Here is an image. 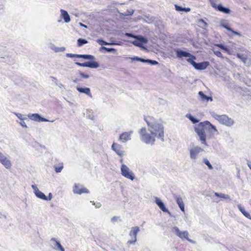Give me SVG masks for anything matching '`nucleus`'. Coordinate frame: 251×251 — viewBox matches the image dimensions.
<instances>
[{"mask_svg": "<svg viewBox=\"0 0 251 251\" xmlns=\"http://www.w3.org/2000/svg\"><path fill=\"white\" fill-rule=\"evenodd\" d=\"M130 58L132 61H140L141 57H138V56H134V57H130Z\"/></svg>", "mask_w": 251, "mask_h": 251, "instance_id": "4d7b16f0", "label": "nucleus"}, {"mask_svg": "<svg viewBox=\"0 0 251 251\" xmlns=\"http://www.w3.org/2000/svg\"><path fill=\"white\" fill-rule=\"evenodd\" d=\"M134 11L133 9L127 10L126 12L123 13L122 14L125 16H131L133 15Z\"/></svg>", "mask_w": 251, "mask_h": 251, "instance_id": "58836bf2", "label": "nucleus"}, {"mask_svg": "<svg viewBox=\"0 0 251 251\" xmlns=\"http://www.w3.org/2000/svg\"><path fill=\"white\" fill-rule=\"evenodd\" d=\"M203 151V150L201 147H200L198 146H194L190 150V158L195 161L199 153Z\"/></svg>", "mask_w": 251, "mask_h": 251, "instance_id": "6e6552de", "label": "nucleus"}, {"mask_svg": "<svg viewBox=\"0 0 251 251\" xmlns=\"http://www.w3.org/2000/svg\"><path fill=\"white\" fill-rule=\"evenodd\" d=\"M247 165L248 167L250 168V169L251 170V162L248 160L247 161Z\"/></svg>", "mask_w": 251, "mask_h": 251, "instance_id": "052dcab7", "label": "nucleus"}, {"mask_svg": "<svg viewBox=\"0 0 251 251\" xmlns=\"http://www.w3.org/2000/svg\"><path fill=\"white\" fill-rule=\"evenodd\" d=\"M173 198L176 200V203L178 204L180 210L184 212L185 206L182 198L175 194H173Z\"/></svg>", "mask_w": 251, "mask_h": 251, "instance_id": "6ab92c4d", "label": "nucleus"}, {"mask_svg": "<svg viewBox=\"0 0 251 251\" xmlns=\"http://www.w3.org/2000/svg\"><path fill=\"white\" fill-rule=\"evenodd\" d=\"M203 162L207 166L208 168L210 170H212L213 168L210 162L207 158H204L203 159Z\"/></svg>", "mask_w": 251, "mask_h": 251, "instance_id": "c9c22d12", "label": "nucleus"}, {"mask_svg": "<svg viewBox=\"0 0 251 251\" xmlns=\"http://www.w3.org/2000/svg\"><path fill=\"white\" fill-rule=\"evenodd\" d=\"M50 242H53V244L52 245V248L54 250H55L57 246L59 245L60 244L59 241H58L57 239L55 238H51Z\"/></svg>", "mask_w": 251, "mask_h": 251, "instance_id": "c756f323", "label": "nucleus"}, {"mask_svg": "<svg viewBox=\"0 0 251 251\" xmlns=\"http://www.w3.org/2000/svg\"><path fill=\"white\" fill-rule=\"evenodd\" d=\"M215 195L219 198H224L225 199H230V197L228 195H226L223 193H219L217 192L215 193Z\"/></svg>", "mask_w": 251, "mask_h": 251, "instance_id": "72a5a7b5", "label": "nucleus"}, {"mask_svg": "<svg viewBox=\"0 0 251 251\" xmlns=\"http://www.w3.org/2000/svg\"><path fill=\"white\" fill-rule=\"evenodd\" d=\"M196 59L187 58L186 60L193 67L197 70H203L205 69L210 64L208 61H203L201 62L197 63L195 61Z\"/></svg>", "mask_w": 251, "mask_h": 251, "instance_id": "39448f33", "label": "nucleus"}, {"mask_svg": "<svg viewBox=\"0 0 251 251\" xmlns=\"http://www.w3.org/2000/svg\"><path fill=\"white\" fill-rule=\"evenodd\" d=\"M100 67V64L96 61H87V67L96 69Z\"/></svg>", "mask_w": 251, "mask_h": 251, "instance_id": "393cba45", "label": "nucleus"}, {"mask_svg": "<svg viewBox=\"0 0 251 251\" xmlns=\"http://www.w3.org/2000/svg\"><path fill=\"white\" fill-rule=\"evenodd\" d=\"M63 168V165L62 163L61 164V166H60L59 167L54 166V169L56 173L61 172V171L62 170Z\"/></svg>", "mask_w": 251, "mask_h": 251, "instance_id": "79ce46f5", "label": "nucleus"}, {"mask_svg": "<svg viewBox=\"0 0 251 251\" xmlns=\"http://www.w3.org/2000/svg\"><path fill=\"white\" fill-rule=\"evenodd\" d=\"M66 56L68 57H71V58H73V57H77V58H79V56L80 55V54H73V53H66Z\"/></svg>", "mask_w": 251, "mask_h": 251, "instance_id": "a18cd8bd", "label": "nucleus"}, {"mask_svg": "<svg viewBox=\"0 0 251 251\" xmlns=\"http://www.w3.org/2000/svg\"><path fill=\"white\" fill-rule=\"evenodd\" d=\"M176 55L178 58L188 57L190 59H196L195 56L188 51L180 49H177L175 50Z\"/></svg>", "mask_w": 251, "mask_h": 251, "instance_id": "1a4fd4ad", "label": "nucleus"}, {"mask_svg": "<svg viewBox=\"0 0 251 251\" xmlns=\"http://www.w3.org/2000/svg\"><path fill=\"white\" fill-rule=\"evenodd\" d=\"M237 207L238 208L240 211L247 218L251 220V216L250 214L248 213L245 209V208L241 205V204H239L237 205Z\"/></svg>", "mask_w": 251, "mask_h": 251, "instance_id": "b1692460", "label": "nucleus"}, {"mask_svg": "<svg viewBox=\"0 0 251 251\" xmlns=\"http://www.w3.org/2000/svg\"><path fill=\"white\" fill-rule=\"evenodd\" d=\"M28 117L32 120L37 121L38 122H50V121L48 120L45 118L42 117L39 114L34 113V114H29L27 115Z\"/></svg>", "mask_w": 251, "mask_h": 251, "instance_id": "9b49d317", "label": "nucleus"}, {"mask_svg": "<svg viewBox=\"0 0 251 251\" xmlns=\"http://www.w3.org/2000/svg\"><path fill=\"white\" fill-rule=\"evenodd\" d=\"M155 202L159 208L164 212H167L170 215L171 213L166 207L164 202L158 197L155 198Z\"/></svg>", "mask_w": 251, "mask_h": 251, "instance_id": "f3484780", "label": "nucleus"}, {"mask_svg": "<svg viewBox=\"0 0 251 251\" xmlns=\"http://www.w3.org/2000/svg\"><path fill=\"white\" fill-rule=\"evenodd\" d=\"M55 250H59L60 251H65V249L61 245V244H60V245L57 246Z\"/></svg>", "mask_w": 251, "mask_h": 251, "instance_id": "5fc2aeb1", "label": "nucleus"}, {"mask_svg": "<svg viewBox=\"0 0 251 251\" xmlns=\"http://www.w3.org/2000/svg\"><path fill=\"white\" fill-rule=\"evenodd\" d=\"M22 127L27 128V126L25 124V123L24 121V120L20 121V122H18Z\"/></svg>", "mask_w": 251, "mask_h": 251, "instance_id": "864d4df0", "label": "nucleus"}, {"mask_svg": "<svg viewBox=\"0 0 251 251\" xmlns=\"http://www.w3.org/2000/svg\"><path fill=\"white\" fill-rule=\"evenodd\" d=\"M0 162L7 169L11 166L10 161L2 153L0 152Z\"/></svg>", "mask_w": 251, "mask_h": 251, "instance_id": "4468645a", "label": "nucleus"}, {"mask_svg": "<svg viewBox=\"0 0 251 251\" xmlns=\"http://www.w3.org/2000/svg\"><path fill=\"white\" fill-rule=\"evenodd\" d=\"M16 116L21 120H27L25 115H23L21 113H14Z\"/></svg>", "mask_w": 251, "mask_h": 251, "instance_id": "e433bc0d", "label": "nucleus"}, {"mask_svg": "<svg viewBox=\"0 0 251 251\" xmlns=\"http://www.w3.org/2000/svg\"><path fill=\"white\" fill-rule=\"evenodd\" d=\"M119 218V217H118V216H114L111 219V221L113 223H114L115 222H116L117 221H118V219Z\"/></svg>", "mask_w": 251, "mask_h": 251, "instance_id": "6e6d98bb", "label": "nucleus"}, {"mask_svg": "<svg viewBox=\"0 0 251 251\" xmlns=\"http://www.w3.org/2000/svg\"><path fill=\"white\" fill-rule=\"evenodd\" d=\"M87 43H88V41L85 39L79 38L77 41L78 47H81Z\"/></svg>", "mask_w": 251, "mask_h": 251, "instance_id": "7c9ffc66", "label": "nucleus"}, {"mask_svg": "<svg viewBox=\"0 0 251 251\" xmlns=\"http://www.w3.org/2000/svg\"><path fill=\"white\" fill-rule=\"evenodd\" d=\"M51 78H52V81L54 82L55 84H56V83H57V79L56 78L51 76Z\"/></svg>", "mask_w": 251, "mask_h": 251, "instance_id": "e2e57ef3", "label": "nucleus"}, {"mask_svg": "<svg viewBox=\"0 0 251 251\" xmlns=\"http://www.w3.org/2000/svg\"><path fill=\"white\" fill-rule=\"evenodd\" d=\"M140 229L138 226H133L131 228V230L129 232V235L130 237H137V235Z\"/></svg>", "mask_w": 251, "mask_h": 251, "instance_id": "5701e85b", "label": "nucleus"}, {"mask_svg": "<svg viewBox=\"0 0 251 251\" xmlns=\"http://www.w3.org/2000/svg\"><path fill=\"white\" fill-rule=\"evenodd\" d=\"M148 42V39L142 35H137L135 40L132 42L133 45L140 48H143V45L147 44Z\"/></svg>", "mask_w": 251, "mask_h": 251, "instance_id": "0eeeda50", "label": "nucleus"}, {"mask_svg": "<svg viewBox=\"0 0 251 251\" xmlns=\"http://www.w3.org/2000/svg\"><path fill=\"white\" fill-rule=\"evenodd\" d=\"M148 64H150L151 65H156L158 64V62L156 60L149 59Z\"/></svg>", "mask_w": 251, "mask_h": 251, "instance_id": "de8ad7c7", "label": "nucleus"}, {"mask_svg": "<svg viewBox=\"0 0 251 251\" xmlns=\"http://www.w3.org/2000/svg\"><path fill=\"white\" fill-rule=\"evenodd\" d=\"M99 50L100 51L105 50L107 52H114L116 51V50L114 48H108L102 46L100 48Z\"/></svg>", "mask_w": 251, "mask_h": 251, "instance_id": "c85d7f7f", "label": "nucleus"}, {"mask_svg": "<svg viewBox=\"0 0 251 251\" xmlns=\"http://www.w3.org/2000/svg\"><path fill=\"white\" fill-rule=\"evenodd\" d=\"M56 85L58 86L60 88L63 87L64 85L62 83H56Z\"/></svg>", "mask_w": 251, "mask_h": 251, "instance_id": "338daca9", "label": "nucleus"}, {"mask_svg": "<svg viewBox=\"0 0 251 251\" xmlns=\"http://www.w3.org/2000/svg\"><path fill=\"white\" fill-rule=\"evenodd\" d=\"M214 53L218 57H220V58H223L224 57L221 53V52L219 50H214Z\"/></svg>", "mask_w": 251, "mask_h": 251, "instance_id": "49530a36", "label": "nucleus"}, {"mask_svg": "<svg viewBox=\"0 0 251 251\" xmlns=\"http://www.w3.org/2000/svg\"><path fill=\"white\" fill-rule=\"evenodd\" d=\"M147 18L151 22H152L154 19L152 17H151L150 18H149V17H147Z\"/></svg>", "mask_w": 251, "mask_h": 251, "instance_id": "774afa93", "label": "nucleus"}, {"mask_svg": "<svg viewBox=\"0 0 251 251\" xmlns=\"http://www.w3.org/2000/svg\"><path fill=\"white\" fill-rule=\"evenodd\" d=\"M112 149L120 156H123L125 155V152L123 151L122 145L114 143L112 145Z\"/></svg>", "mask_w": 251, "mask_h": 251, "instance_id": "ddd939ff", "label": "nucleus"}, {"mask_svg": "<svg viewBox=\"0 0 251 251\" xmlns=\"http://www.w3.org/2000/svg\"><path fill=\"white\" fill-rule=\"evenodd\" d=\"M213 117L216 120L218 121L220 124L224 125L230 127L232 126L234 123V120L228 117L226 115H219L215 114L213 115Z\"/></svg>", "mask_w": 251, "mask_h": 251, "instance_id": "20e7f679", "label": "nucleus"}, {"mask_svg": "<svg viewBox=\"0 0 251 251\" xmlns=\"http://www.w3.org/2000/svg\"><path fill=\"white\" fill-rule=\"evenodd\" d=\"M220 26L226 29L228 31L231 32L233 34L235 35H238L239 36H241V34L240 32L234 31L232 28H231L228 25L227 23H226L225 20H223L221 22Z\"/></svg>", "mask_w": 251, "mask_h": 251, "instance_id": "dca6fc26", "label": "nucleus"}, {"mask_svg": "<svg viewBox=\"0 0 251 251\" xmlns=\"http://www.w3.org/2000/svg\"><path fill=\"white\" fill-rule=\"evenodd\" d=\"M61 16L63 18L65 23H69L70 22L71 19L68 13L63 9H61Z\"/></svg>", "mask_w": 251, "mask_h": 251, "instance_id": "4be33fe9", "label": "nucleus"}, {"mask_svg": "<svg viewBox=\"0 0 251 251\" xmlns=\"http://www.w3.org/2000/svg\"><path fill=\"white\" fill-rule=\"evenodd\" d=\"M90 202L92 203L93 205H95L96 208H100L101 206V204L100 202L96 203L94 201H91Z\"/></svg>", "mask_w": 251, "mask_h": 251, "instance_id": "3c124183", "label": "nucleus"}, {"mask_svg": "<svg viewBox=\"0 0 251 251\" xmlns=\"http://www.w3.org/2000/svg\"><path fill=\"white\" fill-rule=\"evenodd\" d=\"M210 3H211V6L213 7V5H214V4H216L215 2H214V0H209Z\"/></svg>", "mask_w": 251, "mask_h": 251, "instance_id": "0e129e2a", "label": "nucleus"}, {"mask_svg": "<svg viewBox=\"0 0 251 251\" xmlns=\"http://www.w3.org/2000/svg\"><path fill=\"white\" fill-rule=\"evenodd\" d=\"M80 80L79 79L76 78L75 79L73 80V82L74 83H77L78 82L80 81Z\"/></svg>", "mask_w": 251, "mask_h": 251, "instance_id": "69168bd1", "label": "nucleus"}, {"mask_svg": "<svg viewBox=\"0 0 251 251\" xmlns=\"http://www.w3.org/2000/svg\"><path fill=\"white\" fill-rule=\"evenodd\" d=\"M175 8L177 11L179 12H183L185 9V7H183L176 4L175 5Z\"/></svg>", "mask_w": 251, "mask_h": 251, "instance_id": "c03bdc74", "label": "nucleus"}, {"mask_svg": "<svg viewBox=\"0 0 251 251\" xmlns=\"http://www.w3.org/2000/svg\"><path fill=\"white\" fill-rule=\"evenodd\" d=\"M35 195L37 198L42 200H45V199H47L46 196L39 190Z\"/></svg>", "mask_w": 251, "mask_h": 251, "instance_id": "2f4dec72", "label": "nucleus"}, {"mask_svg": "<svg viewBox=\"0 0 251 251\" xmlns=\"http://www.w3.org/2000/svg\"><path fill=\"white\" fill-rule=\"evenodd\" d=\"M52 198V195L51 193H50L49 194V196H46L47 199H45V201H50L51 200Z\"/></svg>", "mask_w": 251, "mask_h": 251, "instance_id": "13d9d810", "label": "nucleus"}, {"mask_svg": "<svg viewBox=\"0 0 251 251\" xmlns=\"http://www.w3.org/2000/svg\"><path fill=\"white\" fill-rule=\"evenodd\" d=\"M140 61L142 63H146L148 64L149 59H144V58H141Z\"/></svg>", "mask_w": 251, "mask_h": 251, "instance_id": "bf43d9fd", "label": "nucleus"}, {"mask_svg": "<svg viewBox=\"0 0 251 251\" xmlns=\"http://www.w3.org/2000/svg\"><path fill=\"white\" fill-rule=\"evenodd\" d=\"M73 192L75 194H81L82 193H89V191L79 184H75L73 188Z\"/></svg>", "mask_w": 251, "mask_h": 251, "instance_id": "9d476101", "label": "nucleus"}, {"mask_svg": "<svg viewBox=\"0 0 251 251\" xmlns=\"http://www.w3.org/2000/svg\"><path fill=\"white\" fill-rule=\"evenodd\" d=\"M97 42L100 45H118V44L114 43H108L105 41H104L102 39H99L97 40Z\"/></svg>", "mask_w": 251, "mask_h": 251, "instance_id": "a878e982", "label": "nucleus"}, {"mask_svg": "<svg viewBox=\"0 0 251 251\" xmlns=\"http://www.w3.org/2000/svg\"><path fill=\"white\" fill-rule=\"evenodd\" d=\"M213 7L216 10L225 14H229L231 12V10L229 8L224 7L222 4H214Z\"/></svg>", "mask_w": 251, "mask_h": 251, "instance_id": "2eb2a0df", "label": "nucleus"}, {"mask_svg": "<svg viewBox=\"0 0 251 251\" xmlns=\"http://www.w3.org/2000/svg\"><path fill=\"white\" fill-rule=\"evenodd\" d=\"M76 90L80 93H83L89 96L90 98H92V96L91 93V90L88 87H81L78 86L76 87Z\"/></svg>", "mask_w": 251, "mask_h": 251, "instance_id": "aec40b11", "label": "nucleus"}, {"mask_svg": "<svg viewBox=\"0 0 251 251\" xmlns=\"http://www.w3.org/2000/svg\"><path fill=\"white\" fill-rule=\"evenodd\" d=\"M125 35L126 36V37H130V38H135L137 37V35H134L131 33H127V32H126L125 33Z\"/></svg>", "mask_w": 251, "mask_h": 251, "instance_id": "09e8293b", "label": "nucleus"}, {"mask_svg": "<svg viewBox=\"0 0 251 251\" xmlns=\"http://www.w3.org/2000/svg\"><path fill=\"white\" fill-rule=\"evenodd\" d=\"M144 119L149 126L148 130L151 132V134L160 139L163 142L164 141L163 125L161 123H158L155 119L151 116H148L145 118Z\"/></svg>", "mask_w": 251, "mask_h": 251, "instance_id": "f03ea898", "label": "nucleus"}, {"mask_svg": "<svg viewBox=\"0 0 251 251\" xmlns=\"http://www.w3.org/2000/svg\"><path fill=\"white\" fill-rule=\"evenodd\" d=\"M198 95L200 97L201 100L202 101L207 102L208 101H212L213 100L212 97L208 96L205 95L202 91H199Z\"/></svg>", "mask_w": 251, "mask_h": 251, "instance_id": "412c9836", "label": "nucleus"}, {"mask_svg": "<svg viewBox=\"0 0 251 251\" xmlns=\"http://www.w3.org/2000/svg\"><path fill=\"white\" fill-rule=\"evenodd\" d=\"M78 73L79 74L80 77L84 78V79H87L89 78L90 75L88 74H85L80 71H78Z\"/></svg>", "mask_w": 251, "mask_h": 251, "instance_id": "4c0bfd02", "label": "nucleus"}, {"mask_svg": "<svg viewBox=\"0 0 251 251\" xmlns=\"http://www.w3.org/2000/svg\"><path fill=\"white\" fill-rule=\"evenodd\" d=\"M79 58L88 60H94L95 59L94 56L90 54H80Z\"/></svg>", "mask_w": 251, "mask_h": 251, "instance_id": "cd10ccee", "label": "nucleus"}, {"mask_svg": "<svg viewBox=\"0 0 251 251\" xmlns=\"http://www.w3.org/2000/svg\"><path fill=\"white\" fill-rule=\"evenodd\" d=\"M198 23L200 25V26L202 28L206 27L207 26V23L202 19H200L198 20Z\"/></svg>", "mask_w": 251, "mask_h": 251, "instance_id": "473e14b6", "label": "nucleus"}, {"mask_svg": "<svg viewBox=\"0 0 251 251\" xmlns=\"http://www.w3.org/2000/svg\"><path fill=\"white\" fill-rule=\"evenodd\" d=\"M194 128L201 144L206 146L208 145L206 141L205 131H209L212 134H214V132H218L216 126L208 121L199 123L198 125L194 126Z\"/></svg>", "mask_w": 251, "mask_h": 251, "instance_id": "f257e3e1", "label": "nucleus"}, {"mask_svg": "<svg viewBox=\"0 0 251 251\" xmlns=\"http://www.w3.org/2000/svg\"><path fill=\"white\" fill-rule=\"evenodd\" d=\"M132 133V131L124 132L120 135L119 139L123 142H126L131 139L130 136Z\"/></svg>", "mask_w": 251, "mask_h": 251, "instance_id": "a211bd4d", "label": "nucleus"}, {"mask_svg": "<svg viewBox=\"0 0 251 251\" xmlns=\"http://www.w3.org/2000/svg\"><path fill=\"white\" fill-rule=\"evenodd\" d=\"M217 46L218 47H219L220 49L225 50L226 51L228 52H229V50L227 49V48L225 46V45H224L223 44H218L217 45Z\"/></svg>", "mask_w": 251, "mask_h": 251, "instance_id": "37998d69", "label": "nucleus"}, {"mask_svg": "<svg viewBox=\"0 0 251 251\" xmlns=\"http://www.w3.org/2000/svg\"><path fill=\"white\" fill-rule=\"evenodd\" d=\"M138 133L140 135V139L142 142L151 146L154 144L155 141V136L148 133L145 127L141 128L138 131Z\"/></svg>", "mask_w": 251, "mask_h": 251, "instance_id": "7ed1b4c3", "label": "nucleus"}, {"mask_svg": "<svg viewBox=\"0 0 251 251\" xmlns=\"http://www.w3.org/2000/svg\"><path fill=\"white\" fill-rule=\"evenodd\" d=\"M121 174L125 177L133 180L135 176L133 172L125 164H122L121 167Z\"/></svg>", "mask_w": 251, "mask_h": 251, "instance_id": "423d86ee", "label": "nucleus"}, {"mask_svg": "<svg viewBox=\"0 0 251 251\" xmlns=\"http://www.w3.org/2000/svg\"><path fill=\"white\" fill-rule=\"evenodd\" d=\"M31 187L33 189L35 194L39 190L36 185H32Z\"/></svg>", "mask_w": 251, "mask_h": 251, "instance_id": "603ef678", "label": "nucleus"}, {"mask_svg": "<svg viewBox=\"0 0 251 251\" xmlns=\"http://www.w3.org/2000/svg\"><path fill=\"white\" fill-rule=\"evenodd\" d=\"M173 231L175 232L176 234L181 239H185L188 237L189 233L187 231H181L177 226L173 227Z\"/></svg>", "mask_w": 251, "mask_h": 251, "instance_id": "f8f14e48", "label": "nucleus"}, {"mask_svg": "<svg viewBox=\"0 0 251 251\" xmlns=\"http://www.w3.org/2000/svg\"><path fill=\"white\" fill-rule=\"evenodd\" d=\"M186 117L188 118L193 124H196L199 123L200 120L193 116H192L191 114H187Z\"/></svg>", "mask_w": 251, "mask_h": 251, "instance_id": "bb28decb", "label": "nucleus"}, {"mask_svg": "<svg viewBox=\"0 0 251 251\" xmlns=\"http://www.w3.org/2000/svg\"><path fill=\"white\" fill-rule=\"evenodd\" d=\"M132 239L127 241V244L129 245H134L137 241V237H131Z\"/></svg>", "mask_w": 251, "mask_h": 251, "instance_id": "a19ab883", "label": "nucleus"}, {"mask_svg": "<svg viewBox=\"0 0 251 251\" xmlns=\"http://www.w3.org/2000/svg\"><path fill=\"white\" fill-rule=\"evenodd\" d=\"M236 56L238 58L240 59L244 63H245L247 59L246 56H245L242 54L237 53Z\"/></svg>", "mask_w": 251, "mask_h": 251, "instance_id": "f704fd0d", "label": "nucleus"}, {"mask_svg": "<svg viewBox=\"0 0 251 251\" xmlns=\"http://www.w3.org/2000/svg\"><path fill=\"white\" fill-rule=\"evenodd\" d=\"M75 64L79 66L87 67V62L84 63L75 62Z\"/></svg>", "mask_w": 251, "mask_h": 251, "instance_id": "8fccbe9b", "label": "nucleus"}, {"mask_svg": "<svg viewBox=\"0 0 251 251\" xmlns=\"http://www.w3.org/2000/svg\"><path fill=\"white\" fill-rule=\"evenodd\" d=\"M186 240H187L188 241H189V242L191 243H195V241H194L193 240L189 239L188 237L187 238V239Z\"/></svg>", "mask_w": 251, "mask_h": 251, "instance_id": "680f3d73", "label": "nucleus"}, {"mask_svg": "<svg viewBox=\"0 0 251 251\" xmlns=\"http://www.w3.org/2000/svg\"><path fill=\"white\" fill-rule=\"evenodd\" d=\"M55 52L64 51L66 50L65 47H54L52 48Z\"/></svg>", "mask_w": 251, "mask_h": 251, "instance_id": "ea45409f", "label": "nucleus"}]
</instances>
